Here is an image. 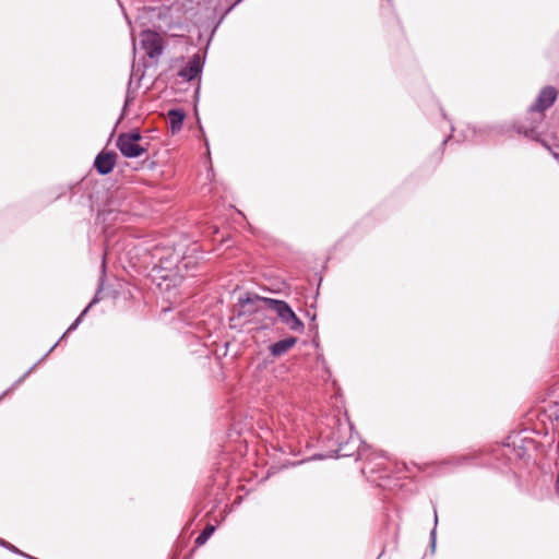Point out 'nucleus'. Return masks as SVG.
<instances>
[{"mask_svg": "<svg viewBox=\"0 0 559 559\" xmlns=\"http://www.w3.org/2000/svg\"><path fill=\"white\" fill-rule=\"evenodd\" d=\"M240 302L243 307L247 305L252 306V309L255 311L264 309L274 311L292 331H302L304 329V323L286 301L254 296L240 300Z\"/></svg>", "mask_w": 559, "mask_h": 559, "instance_id": "nucleus-1", "label": "nucleus"}, {"mask_svg": "<svg viewBox=\"0 0 559 559\" xmlns=\"http://www.w3.org/2000/svg\"><path fill=\"white\" fill-rule=\"evenodd\" d=\"M142 135L138 131L120 133L117 138L116 145L120 153L127 158H136L147 152L140 141Z\"/></svg>", "mask_w": 559, "mask_h": 559, "instance_id": "nucleus-2", "label": "nucleus"}, {"mask_svg": "<svg viewBox=\"0 0 559 559\" xmlns=\"http://www.w3.org/2000/svg\"><path fill=\"white\" fill-rule=\"evenodd\" d=\"M141 45L146 55L151 59L158 58L164 50L163 37L151 29H146L141 34Z\"/></svg>", "mask_w": 559, "mask_h": 559, "instance_id": "nucleus-3", "label": "nucleus"}, {"mask_svg": "<svg viewBox=\"0 0 559 559\" xmlns=\"http://www.w3.org/2000/svg\"><path fill=\"white\" fill-rule=\"evenodd\" d=\"M202 59L199 53L193 55L187 64L178 72V75L185 81L190 82L197 79L202 71Z\"/></svg>", "mask_w": 559, "mask_h": 559, "instance_id": "nucleus-4", "label": "nucleus"}, {"mask_svg": "<svg viewBox=\"0 0 559 559\" xmlns=\"http://www.w3.org/2000/svg\"><path fill=\"white\" fill-rule=\"evenodd\" d=\"M556 98L557 91L551 86H546L540 91L536 102L532 105L531 110L543 112L555 103Z\"/></svg>", "mask_w": 559, "mask_h": 559, "instance_id": "nucleus-5", "label": "nucleus"}, {"mask_svg": "<svg viewBox=\"0 0 559 559\" xmlns=\"http://www.w3.org/2000/svg\"><path fill=\"white\" fill-rule=\"evenodd\" d=\"M116 163L117 154L115 152H100L94 160V166L100 175H108L115 168Z\"/></svg>", "mask_w": 559, "mask_h": 559, "instance_id": "nucleus-6", "label": "nucleus"}, {"mask_svg": "<svg viewBox=\"0 0 559 559\" xmlns=\"http://www.w3.org/2000/svg\"><path fill=\"white\" fill-rule=\"evenodd\" d=\"M280 427L287 438L294 439L301 433V425L288 416L280 418Z\"/></svg>", "mask_w": 559, "mask_h": 559, "instance_id": "nucleus-7", "label": "nucleus"}, {"mask_svg": "<svg viewBox=\"0 0 559 559\" xmlns=\"http://www.w3.org/2000/svg\"><path fill=\"white\" fill-rule=\"evenodd\" d=\"M297 343V338L294 336L286 337L277 341L272 344L270 347V352L274 357H280L286 354L290 348H293Z\"/></svg>", "mask_w": 559, "mask_h": 559, "instance_id": "nucleus-8", "label": "nucleus"}, {"mask_svg": "<svg viewBox=\"0 0 559 559\" xmlns=\"http://www.w3.org/2000/svg\"><path fill=\"white\" fill-rule=\"evenodd\" d=\"M168 121L173 133L178 132L183 124L186 114L182 109H170L168 111Z\"/></svg>", "mask_w": 559, "mask_h": 559, "instance_id": "nucleus-9", "label": "nucleus"}, {"mask_svg": "<svg viewBox=\"0 0 559 559\" xmlns=\"http://www.w3.org/2000/svg\"><path fill=\"white\" fill-rule=\"evenodd\" d=\"M215 527L213 525H206L204 530L200 533V535L195 538V545L202 546L204 545L207 539L212 536L214 533Z\"/></svg>", "mask_w": 559, "mask_h": 559, "instance_id": "nucleus-10", "label": "nucleus"}, {"mask_svg": "<svg viewBox=\"0 0 559 559\" xmlns=\"http://www.w3.org/2000/svg\"><path fill=\"white\" fill-rule=\"evenodd\" d=\"M92 305H93V302H91V304H90V305H88V306H87V307L82 311V313H81V314H80V316L74 320V322H73V323L68 328L67 332L63 334V337H64L69 332H71V331L75 330V329L79 326V324H80V322H81L82 318L86 314V312L88 311V309H90V307H91Z\"/></svg>", "mask_w": 559, "mask_h": 559, "instance_id": "nucleus-11", "label": "nucleus"}, {"mask_svg": "<svg viewBox=\"0 0 559 559\" xmlns=\"http://www.w3.org/2000/svg\"><path fill=\"white\" fill-rule=\"evenodd\" d=\"M523 132H524V134H525L526 136H532V138H534V133H535V130H534V129H531V130H524Z\"/></svg>", "mask_w": 559, "mask_h": 559, "instance_id": "nucleus-12", "label": "nucleus"}, {"mask_svg": "<svg viewBox=\"0 0 559 559\" xmlns=\"http://www.w3.org/2000/svg\"><path fill=\"white\" fill-rule=\"evenodd\" d=\"M367 468H368V466H366V465H365V466L362 467V472H366V469H367Z\"/></svg>", "mask_w": 559, "mask_h": 559, "instance_id": "nucleus-13", "label": "nucleus"}, {"mask_svg": "<svg viewBox=\"0 0 559 559\" xmlns=\"http://www.w3.org/2000/svg\"><path fill=\"white\" fill-rule=\"evenodd\" d=\"M437 521H438L437 513H435V522L437 523Z\"/></svg>", "mask_w": 559, "mask_h": 559, "instance_id": "nucleus-14", "label": "nucleus"}]
</instances>
